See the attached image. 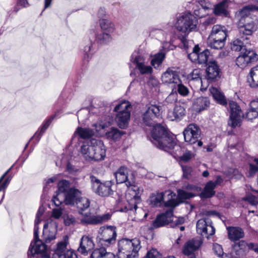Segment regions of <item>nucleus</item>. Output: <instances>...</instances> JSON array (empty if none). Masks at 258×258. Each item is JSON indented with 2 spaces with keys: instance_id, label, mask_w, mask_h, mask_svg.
<instances>
[{
  "instance_id": "f257e3e1",
  "label": "nucleus",
  "mask_w": 258,
  "mask_h": 258,
  "mask_svg": "<svg viewBox=\"0 0 258 258\" xmlns=\"http://www.w3.org/2000/svg\"><path fill=\"white\" fill-rule=\"evenodd\" d=\"M160 115L159 106L150 105L143 115V121L147 126L153 125L151 132V142L159 149L166 152H170L176 145L175 138L170 135L167 129L157 122Z\"/></svg>"
},
{
  "instance_id": "f03ea898",
  "label": "nucleus",
  "mask_w": 258,
  "mask_h": 258,
  "mask_svg": "<svg viewBox=\"0 0 258 258\" xmlns=\"http://www.w3.org/2000/svg\"><path fill=\"white\" fill-rule=\"evenodd\" d=\"M230 109L229 125L232 127L239 126L242 118L252 120L258 116V100H253L250 103V108L245 113L242 114L240 107L234 101H230L229 104Z\"/></svg>"
},
{
  "instance_id": "7ed1b4c3",
  "label": "nucleus",
  "mask_w": 258,
  "mask_h": 258,
  "mask_svg": "<svg viewBox=\"0 0 258 258\" xmlns=\"http://www.w3.org/2000/svg\"><path fill=\"white\" fill-rule=\"evenodd\" d=\"M141 248L139 239L122 238L117 242L118 258H137Z\"/></svg>"
},
{
  "instance_id": "20e7f679",
  "label": "nucleus",
  "mask_w": 258,
  "mask_h": 258,
  "mask_svg": "<svg viewBox=\"0 0 258 258\" xmlns=\"http://www.w3.org/2000/svg\"><path fill=\"white\" fill-rule=\"evenodd\" d=\"M175 198V194L170 190L154 193L150 197V203L152 207L174 208L178 205Z\"/></svg>"
},
{
  "instance_id": "39448f33",
  "label": "nucleus",
  "mask_w": 258,
  "mask_h": 258,
  "mask_svg": "<svg viewBox=\"0 0 258 258\" xmlns=\"http://www.w3.org/2000/svg\"><path fill=\"white\" fill-rule=\"evenodd\" d=\"M117 183H125V185L131 191L134 192V198L135 199L139 198V187L136 185V178L135 176L132 174L128 175V169L124 166H121L114 173Z\"/></svg>"
},
{
  "instance_id": "423d86ee",
  "label": "nucleus",
  "mask_w": 258,
  "mask_h": 258,
  "mask_svg": "<svg viewBox=\"0 0 258 258\" xmlns=\"http://www.w3.org/2000/svg\"><path fill=\"white\" fill-rule=\"evenodd\" d=\"M258 29V24L251 18L242 17L238 24V36L243 41L249 39L251 36Z\"/></svg>"
},
{
  "instance_id": "0eeeda50",
  "label": "nucleus",
  "mask_w": 258,
  "mask_h": 258,
  "mask_svg": "<svg viewBox=\"0 0 258 258\" xmlns=\"http://www.w3.org/2000/svg\"><path fill=\"white\" fill-rule=\"evenodd\" d=\"M131 104L127 101H121L116 105L114 111L117 112L115 118L118 126L121 128H125L128 125L131 116Z\"/></svg>"
},
{
  "instance_id": "6e6552de",
  "label": "nucleus",
  "mask_w": 258,
  "mask_h": 258,
  "mask_svg": "<svg viewBox=\"0 0 258 258\" xmlns=\"http://www.w3.org/2000/svg\"><path fill=\"white\" fill-rule=\"evenodd\" d=\"M197 24V19L190 13H187L177 18L175 27L178 31L188 33L196 29Z\"/></svg>"
},
{
  "instance_id": "1a4fd4ad",
  "label": "nucleus",
  "mask_w": 258,
  "mask_h": 258,
  "mask_svg": "<svg viewBox=\"0 0 258 258\" xmlns=\"http://www.w3.org/2000/svg\"><path fill=\"white\" fill-rule=\"evenodd\" d=\"M116 236V227L113 226H102L98 231L99 242L106 246H109L115 243Z\"/></svg>"
},
{
  "instance_id": "9d476101",
  "label": "nucleus",
  "mask_w": 258,
  "mask_h": 258,
  "mask_svg": "<svg viewBox=\"0 0 258 258\" xmlns=\"http://www.w3.org/2000/svg\"><path fill=\"white\" fill-rule=\"evenodd\" d=\"M90 178L92 189L96 194L101 197H107L112 194L111 181H107L102 183L99 179L92 175H90Z\"/></svg>"
},
{
  "instance_id": "9b49d317",
  "label": "nucleus",
  "mask_w": 258,
  "mask_h": 258,
  "mask_svg": "<svg viewBox=\"0 0 258 258\" xmlns=\"http://www.w3.org/2000/svg\"><path fill=\"white\" fill-rule=\"evenodd\" d=\"M184 140L189 144L192 145L197 143L199 147H201L203 142L199 140L201 136V130L199 126L194 123L189 124L183 132Z\"/></svg>"
},
{
  "instance_id": "f8f14e48",
  "label": "nucleus",
  "mask_w": 258,
  "mask_h": 258,
  "mask_svg": "<svg viewBox=\"0 0 258 258\" xmlns=\"http://www.w3.org/2000/svg\"><path fill=\"white\" fill-rule=\"evenodd\" d=\"M258 59V55L255 51L250 50H245L240 52L235 60L236 64L240 68L243 69L250 63L255 62Z\"/></svg>"
},
{
  "instance_id": "ddd939ff",
  "label": "nucleus",
  "mask_w": 258,
  "mask_h": 258,
  "mask_svg": "<svg viewBox=\"0 0 258 258\" xmlns=\"http://www.w3.org/2000/svg\"><path fill=\"white\" fill-rule=\"evenodd\" d=\"M200 50L201 49L199 45H195L192 49V51L188 54V58L195 63H206L210 55V52L207 49L202 51H200Z\"/></svg>"
},
{
  "instance_id": "4468645a",
  "label": "nucleus",
  "mask_w": 258,
  "mask_h": 258,
  "mask_svg": "<svg viewBox=\"0 0 258 258\" xmlns=\"http://www.w3.org/2000/svg\"><path fill=\"white\" fill-rule=\"evenodd\" d=\"M35 254H40V258H51L47 253L46 245L40 239L32 241L28 251L29 257L34 256Z\"/></svg>"
},
{
  "instance_id": "2eb2a0df",
  "label": "nucleus",
  "mask_w": 258,
  "mask_h": 258,
  "mask_svg": "<svg viewBox=\"0 0 258 258\" xmlns=\"http://www.w3.org/2000/svg\"><path fill=\"white\" fill-rule=\"evenodd\" d=\"M197 231L198 233L205 235L207 238L215 233V229L212 225V222L209 218H202L198 221Z\"/></svg>"
},
{
  "instance_id": "dca6fc26",
  "label": "nucleus",
  "mask_w": 258,
  "mask_h": 258,
  "mask_svg": "<svg viewBox=\"0 0 258 258\" xmlns=\"http://www.w3.org/2000/svg\"><path fill=\"white\" fill-rule=\"evenodd\" d=\"M68 242L66 239L59 242L52 254L51 258H78L75 252L72 250H67Z\"/></svg>"
},
{
  "instance_id": "f3484780",
  "label": "nucleus",
  "mask_w": 258,
  "mask_h": 258,
  "mask_svg": "<svg viewBox=\"0 0 258 258\" xmlns=\"http://www.w3.org/2000/svg\"><path fill=\"white\" fill-rule=\"evenodd\" d=\"M189 83L196 88H200L202 91H205L208 87L206 79L202 78V70L199 69H194L188 76Z\"/></svg>"
},
{
  "instance_id": "a211bd4d",
  "label": "nucleus",
  "mask_w": 258,
  "mask_h": 258,
  "mask_svg": "<svg viewBox=\"0 0 258 258\" xmlns=\"http://www.w3.org/2000/svg\"><path fill=\"white\" fill-rule=\"evenodd\" d=\"M92 143L95 144V147L91 149L94 151L90 154L92 159L95 161H99L104 159L106 156V148L103 142L99 140L92 139Z\"/></svg>"
},
{
  "instance_id": "6ab92c4d",
  "label": "nucleus",
  "mask_w": 258,
  "mask_h": 258,
  "mask_svg": "<svg viewBox=\"0 0 258 258\" xmlns=\"http://www.w3.org/2000/svg\"><path fill=\"white\" fill-rule=\"evenodd\" d=\"M111 215L107 213L102 215L91 216L90 213H86L81 219L82 224H98L107 221L110 219Z\"/></svg>"
},
{
  "instance_id": "aec40b11",
  "label": "nucleus",
  "mask_w": 258,
  "mask_h": 258,
  "mask_svg": "<svg viewBox=\"0 0 258 258\" xmlns=\"http://www.w3.org/2000/svg\"><path fill=\"white\" fill-rule=\"evenodd\" d=\"M95 243L92 237L89 235H83L80 239L78 251L83 255H87L94 248Z\"/></svg>"
},
{
  "instance_id": "412c9836",
  "label": "nucleus",
  "mask_w": 258,
  "mask_h": 258,
  "mask_svg": "<svg viewBox=\"0 0 258 258\" xmlns=\"http://www.w3.org/2000/svg\"><path fill=\"white\" fill-rule=\"evenodd\" d=\"M220 70L215 60L210 61L207 63L206 69V80L208 82L217 81L220 78Z\"/></svg>"
},
{
  "instance_id": "4be33fe9",
  "label": "nucleus",
  "mask_w": 258,
  "mask_h": 258,
  "mask_svg": "<svg viewBox=\"0 0 258 258\" xmlns=\"http://www.w3.org/2000/svg\"><path fill=\"white\" fill-rule=\"evenodd\" d=\"M172 215V210L166 211L164 213L158 215L152 222V228L156 229L167 225L171 221Z\"/></svg>"
},
{
  "instance_id": "5701e85b",
  "label": "nucleus",
  "mask_w": 258,
  "mask_h": 258,
  "mask_svg": "<svg viewBox=\"0 0 258 258\" xmlns=\"http://www.w3.org/2000/svg\"><path fill=\"white\" fill-rule=\"evenodd\" d=\"M202 244V241L198 239H192L187 241L184 245L182 252L184 254L189 255L198 249Z\"/></svg>"
},
{
  "instance_id": "b1692460",
  "label": "nucleus",
  "mask_w": 258,
  "mask_h": 258,
  "mask_svg": "<svg viewBox=\"0 0 258 258\" xmlns=\"http://www.w3.org/2000/svg\"><path fill=\"white\" fill-rule=\"evenodd\" d=\"M162 81L164 84H171L179 83L180 79L176 71L170 69L163 73L161 77Z\"/></svg>"
},
{
  "instance_id": "393cba45",
  "label": "nucleus",
  "mask_w": 258,
  "mask_h": 258,
  "mask_svg": "<svg viewBox=\"0 0 258 258\" xmlns=\"http://www.w3.org/2000/svg\"><path fill=\"white\" fill-rule=\"evenodd\" d=\"M227 32L224 26L216 25H214L208 38L220 39V40H226Z\"/></svg>"
},
{
  "instance_id": "a878e982",
  "label": "nucleus",
  "mask_w": 258,
  "mask_h": 258,
  "mask_svg": "<svg viewBox=\"0 0 258 258\" xmlns=\"http://www.w3.org/2000/svg\"><path fill=\"white\" fill-rule=\"evenodd\" d=\"M131 61L136 64L137 68L142 74H149L152 72V68L149 66H146L144 64V59L141 56L138 55L134 58L133 57L131 58Z\"/></svg>"
},
{
  "instance_id": "bb28decb",
  "label": "nucleus",
  "mask_w": 258,
  "mask_h": 258,
  "mask_svg": "<svg viewBox=\"0 0 258 258\" xmlns=\"http://www.w3.org/2000/svg\"><path fill=\"white\" fill-rule=\"evenodd\" d=\"M81 194V192L79 189L71 188L64 194L65 197L64 202L68 205H74L75 202L76 203Z\"/></svg>"
},
{
  "instance_id": "cd10ccee",
  "label": "nucleus",
  "mask_w": 258,
  "mask_h": 258,
  "mask_svg": "<svg viewBox=\"0 0 258 258\" xmlns=\"http://www.w3.org/2000/svg\"><path fill=\"white\" fill-rule=\"evenodd\" d=\"M228 1L223 0L214 6L213 13L216 16L227 17L229 15L228 11Z\"/></svg>"
},
{
  "instance_id": "c85d7f7f",
  "label": "nucleus",
  "mask_w": 258,
  "mask_h": 258,
  "mask_svg": "<svg viewBox=\"0 0 258 258\" xmlns=\"http://www.w3.org/2000/svg\"><path fill=\"white\" fill-rule=\"evenodd\" d=\"M229 239L232 241H237L244 236L243 230L238 227H227Z\"/></svg>"
},
{
  "instance_id": "c756f323",
  "label": "nucleus",
  "mask_w": 258,
  "mask_h": 258,
  "mask_svg": "<svg viewBox=\"0 0 258 258\" xmlns=\"http://www.w3.org/2000/svg\"><path fill=\"white\" fill-rule=\"evenodd\" d=\"M172 115L168 114L171 120H180L185 115L184 105L180 103H177L172 111L170 112Z\"/></svg>"
},
{
  "instance_id": "7c9ffc66",
  "label": "nucleus",
  "mask_w": 258,
  "mask_h": 258,
  "mask_svg": "<svg viewBox=\"0 0 258 258\" xmlns=\"http://www.w3.org/2000/svg\"><path fill=\"white\" fill-rule=\"evenodd\" d=\"M90 258H115L113 253L107 252L104 247L94 249L90 255Z\"/></svg>"
},
{
  "instance_id": "2f4dec72",
  "label": "nucleus",
  "mask_w": 258,
  "mask_h": 258,
  "mask_svg": "<svg viewBox=\"0 0 258 258\" xmlns=\"http://www.w3.org/2000/svg\"><path fill=\"white\" fill-rule=\"evenodd\" d=\"M247 82L250 87H258V66L251 69L247 77Z\"/></svg>"
},
{
  "instance_id": "473e14b6",
  "label": "nucleus",
  "mask_w": 258,
  "mask_h": 258,
  "mask_svg": "<svg viewBox=\"0 0 258 258\" xmlns=\"http://www.w3.org/2000/svg\"><path fill=\"white\" fill-rule=\"evenodd\" d=\"M210 105V101L207 97H200L196 99L194 103L196 110L201 111L207 109Z\"/></svg>"
},
{
  "instance_id": "72a5a7b5",
  "label": "nucleus",
  "mask_w": 258,
  "mask_h": 258,
  "mask_svg": "<svg viewBox=\"0 0 258 258\" xmlns=\"http://www.w3.org/2000/svg\"><path fill=\"white\" fill-rule=\"evenodd\" d=\"M95 147V144L92 143V139L87 144H83L81 149V152L84 157L87 160L89 161L93 160L92 159V156H91L90 154L93 153L94 151L91 149Z\"/></svg>"
},
{
  "instance_id": "f704fd0d",
  "label": "nucleus",
  "mask_w": 258,
  "mask_h": 258,
  "mask_svg": "<svg viewBox=\"0 0 258 258\" xmlns=\"http://www.w3.org/2000/svg\"><path fill=\"white\" fill-rule=\"evenodd\" d=\"M215 188L213 181H209L207 183L206 186L201 194L202 198H209L215 195V191L214 190Z\"/></svg>"
},
{
  "instance_id": "c9c22d12",
  "label": "nucleus",
  "mask_w": 258,
  "mask_h": 258,
  "mask_svg": "<svg viewBox=\"0 0 258 258\" xmlns=\"http://www.w3.org/2000/svg\"><path fill=\"white\" fill-rule=\"evenodd\" d=\"M77 135L81 139H89L94 135V132L89 128L78 127L74 133V137Z\"/></svg>"
},
{
  "instance_id": "e433bc0d",
  "label": "nucleus",
  "mask_w": 258,
  "mask_h": 258,
  "mask_svg": "<svg viewBox=\"0 0 258 258\" xmlns=\"http://www.w3.org/2000/svg\"><path fill=\"white\" fill-rule=\"evenodd\" d=\"M210 91L214 99L218 103L223 105L227 104L226 99L218 89L215 87H212L210 89Z\"/></svg>"
},
{
  "instance_id": "4c0bfd02",
  "label": "nucleus",
  "mask_w": 258,
  "mask_h": 258,
  "mask_svg": "<svg viewBox=\"0 0 258 258\" xmlns=\"http://www.w3.org/2000/svg\"><path fill=\"white\" fill-rule=\"evenodd\" d=\"M100 26L103 31L109 34L113 33L115 30L114 24L108 20L100 19Z\"/></svg>"
},
{
  "instance_id": "58836bf2",
  "label": "nucleus",
  "mask_w": 258,
  "mask_h": 258,
  "mask_svg": "<svg viewBox=\"0 0 258 258\" xmlns=\"http://www.w3.org/2000/svg\"><path fill=\"white\" fill-rule=\"evenodd\" d=\"M76 204L79 213L83 215V212L90 206V201L86 198H79L78 200L76 201Z\"/></svg>"
},
{
  "instance_id": "ea45409f",
  "label": "nucleus",
  "mask_w": 258,
  "mask_h": 258,
  "mask_svg": "<svg viewBox=\"0 0 258 258\" xmlns=\"http://www.w3.org/2000/svg\"><path fill=\"white\" fill-rule=\"evenodd\" d=\"M124 134V132L120 131L118 129L112 127L110 130L106 133L107 138L109 139L117 141Z\"/></svg>"
},
{
  "instance_id": "a19ab883",
  "label": "nucleus",
  "mask_w": 258,
  "mask_h": 258,
  "mask_svg": "<svg viewBox=\"0 0 258 258\" xmlns=\"http://www.w3.org/2000/svg\"><path fill=\"white\" fill-rule=\"evenodd\" d=\"M225 40L220 39H208V44L211 48L216 49H222L225 45Z\"/></svg>"
},
{
  "instance_id": "79ce46f5",
  "label": "nucleus",
  "mask_w": 258,
  "mask_h": 258,
  "mask_svg": "<svg viewBox=\"0 0 258 258\" xmlns=\"http://www.w3.org/2000/svg\"><path fill=\"white\" fill-rule=\"evenodd\" d=\"M165 57V54L162 52L156 54L151 61L152 66L155 68H158L162 64Z\"/></svg>"
},
{
  "instance_id": "37998d69",
  "label": "nucleus",
  "mask_w": 258,
  "mask_h": 258,
  "mask_svg": "<svg viewBox=\"0 0 258 258\" xmlns=\"http://www.w3.org/2000/svg\"><path fill=\"white\" fill-rule=\"evenodd\" d=\"M177 196L179 199L187 200L195 197V194L194 193L187 191L182 188V189H178Z\"/></svg>"
},
{
  "instance_id": "c03bdc74",
  "label": "nucleus",
  "mask_w": 258,
  "mask_h": 258,
  "mask_svg": "<svg viewBox=\"0 0 258 258\" xmlns=\"http://www.w3.org/2000/svg\"><path fill=\"white\" fill-rule=\"evenodd\" d=\"M111 39V38L110 34L104 31L98 34L95 38V40L100 43H106L109 42Z\"/></svg>"
},
{
  "instance_id": "a18cd8bd",
  "label": "nucleus",
  "mask_w": 258,
  "mask_h": 258,
  "mask_svg": "<svg viewBox=\"0 0 258 258\" xmlns=\"http://www.w3.org/2000/svg\"><path fill=\"white\" fill-rule=\"evenodd\" d=\"M54 116H52L50 117L49 118H48L43 124L42 126L41 127L40 132L36 133L35 135L32 138V139H34L35 138H37L38 140H39L40 138L41 134L43 133L48 128V127L49 126L50 124L51 123L52 120L53 119Z\"/></svg>"
},
{
  "instance_id": "49530a36",
  "label": "nucleus",
  "mask_w": 258,
  "mask_h": 258,
  "mask_svg": "<svg viewBox=\"0 0 258 258\" xmlns=\"http://www.w3.org/2000/svg\"><path fill=\"white\" fill-rule=\"evenodd\" d=\"M243 40L241 39H236L231 43V48L236 51H240L244 46Z\"/></svg>"
},
{
  "instance_id": "de8ad7c7",
  "label": "nucleus",
  "mask_w": 258,
  "mask_h": 258,
  "mask_svg": "<svg viewBox=\"0 0 258 258\" xmlns=\"http://www.w3.org/2000/svg\"><path fill=\"white\" fill-rule=\"evenodd\" d=\"M213 249L215 253L219 256L221 257L222 258H230V256H231L230 255L225 254L223 252V248L221 245L219 244H214Z\"/></svg>"
},
{
  "instance_id": "09e8293b",
  "label": "nucleus",
  "mask_w": 258,
  "mask_h": 258,
  "mask_svg": "<svg viewBox=\"0 0 258 258\" xmlns=\"http://www.w3.org/2000/svg\"><path fill=\"white\" fill-rule=\"evenodd\" d=\"M70 186V182L67 180H60L58 183V191L59 193H66Z\"/></svg>"
},
{
  "instance_id": "8fccbe9b",
  "label": "nucleus",
  "mask_w": 258,
  "mask_h": 258,
  "mask_svg": "<svg viewBox=\"0 0 258 258\" xmlns=\"http://www.w3.org/2000/svg\"><path fill=\"white\" fill-rule=\"evenodd\" d=\"M175 88H177L178 93L183 96H187L189 93L188 88L181 84L180 80L179 83H176L174 86Z\"/></svg>"
},
{
  "instance_id": "3c124183",
  "label": "nucleus",
  "mask_w": 258,
  "mask_h": 258,
  "mask_svg": "<svg viewBox=\"0 0 258 258\" xmlns=\"http://www.w3.org/2000/svg\"><path fill=\"white\" fill-rule=\"evenodd\" d=\"M182 188L187 191L192 192L195 194V196L201 191V188L197 185L187 184L182 186Z\"/></svg>"
},
{
  "instance_id": "603ef678",
  "label": "nucleus",
  "mask_w": 258,
  "mask_h": 258,
  "mask_svg": "<svg viewBox=\"0 0 258 258\" xmlns=\"http://www.w3.org/2000/svg\"><path fill=\"white\" fill-rule=\"evenodd\" d=\"M43 238L46 243L50 242L51 240L55 239V232H49L43 231Z\"/></svg>"
},
{
  "instance_id": "864d4df0",
  "label": "nucleus",
  "mask_w": 258,
  "mask_h": 258,
  "mask_svg": "<svg viewBox=\"0 0 258 258\" xmlns=\"http://www.w3.org/2000/svg\"><path fill=\"white\" fill-rule=\"evenodd\" d=\"M144 258H161V254L156 249L149 250Z\"/></svg>"
},
{
  "instance_id": "5fc2aeb1",
  "label": "nucleus",
  "mask_w": 258,
  "mask_h": 258,
  "mask_svg": "<svg viewBox=\"0 0 258 258\" xmlns=\"http://www.w3.org/2000/svg\"><path fill=\"white\" fill-rule=\"evenodd\" d=\"M182 170L183 172V177L186 179H189L191 176L192 168L189 166H182Z\"/></svg>"
},
{
  "instance_id": "6e6d98bb",
  "label": "nucleus",
  "mask_w": 258,
  "mask_h": 258,
  "mask_svg": "<svg viewBox=\"0 0 258 258\" xmlns=\"http://www.w3.org/2000/svg\"><path fill=\"white\" fill-rule=\"evenodd\" d=\"M29 6L27 0H17V4L14 8V11L17 12L21 8Z\"/></svg>"
},
{
  "instance_id": "4d7b16f0",
  "label": "nucleus",
  "mask_w": 258,
  "mask_h": 258,
  "mask_svg": "<svg viewBox=\"0 0 258 258\" xmlns=\"http://www.w3.org/2000/svg\"><path fill=\"white\" fill-rule=\"evenodd\" d=\"M240 245L247 246L248 249L254 250V251L258 252V244L254 243H246L244 241H241L239 246Z\"/></svg>"
},
{
  "instance_id": "13d9d810",
  "label": "nucleus",
  "mask_w": 258,
  "mask_h": 258,
  "mask_svg": "<svg viewBox=\"0 0 258 258\" xmlns=\"http://www.w3.org/2000/svg\"><path fill=\"white\" fill-rule=\"evenodd\" d=\"M258 172V167L256 165L251 163L249 164V171L248 176L249 177H253Z\"/></svg>"
},
{
  "instance_id": "bf43d9fd",
  "label": "nucleus",
  "mask_w": 258,
  "mask_h": 258,
  "mask_svg": "<svg viewBox=\"0 0 258 258\" xmlns=\"http://www.w3.org/2000/svg\"><path fill=\"white\" fill-rule=\"evenodd\" d=\"M199 4L205 10L212 9L213 5L208 0H201Z\"/></svg>"
},
{
  "instance_id": "052dcab7",
  "label": "nucleus",
  "mask_w": 258,
  "mask_h": 258,
  "mask_svg": "<svg viewBox=\"0 0 258 258\" xmlns=\"http://www.w3.org/2000/svg\"><path fill=\"white\" fill-rule=\"evenodd\" d=\"M216 19L214 16H209L205 19L203 24L205 27L214 24L216 23Z\"/></svg>"
},
{
  "instance_id": "680f3d73",
  "label": "nucleus",
  "mask_w": 258,
  "mask_h": 258,
  "mask_svg": "<svg viewBox=\"0 0 258 258\" xmlns=\"http://www.w3.org/2000/svg\"><path fill=\"white\" fill-rule=\"evenodd\" d=\"M61 197V194L58 193L57 195L53 197L52 199V202L54 203V205L58 207L62 203V201L59 199V198Z\"/></svg>"
},
{
  "instance_id": "e2e57ef3",
  "label": "nucleus",
  "mask_w": 258,
  "mask_h": 258,
  "mask_svg": "<svg viewBox=\"0 0 258 258\" xmlns=\"http://www.w3.org/2000/svg\"><path fill=\"white\" fill-rule=\"evenodd\" d=\"M62 214V210L60 209H54L52 210V216L56 219H58Z\"/></svg>"
},
{
  "instance_id": "0e129e2a",
  "label": "nucleus",
  "mask_w": 258,
  "mask_h": 258,
  "mask_svg": "<svg viewBox=\"0 0 258 258\" xmlns=\"http://www.w3.org/2000/svg\"><path fill=\"white\" fill-rule=\"evenodd\" d=\"M245 200L252 205H255L257 203L255 197L252 195H248L245 198Z\"/></svg>"
},
{
  "instance_id": "69168bd1",
  "label": "nucleus",
  "mask_w": 258,
  "mask_h": 258,
  "mask_svg": "<svg viewBox=\"0 0 258 258\" xmlns=\"http://www.w3.org/2000/svg\"><path fill=\"white\" fill-rule=\"evenodd\" d=\"M176 97L177 95L176 94L171 93L166 98V101L167 102L171 103L174 102L177 100Z\"/></svg>"
},
{
  "instance_id": "338daca9",
  "label": "nucleus",
  "mask_w": 258,
  "mask_h": 258,
  "mask_svg": "<svg viewBox=\"0 0 258 258\" xmlns=\"http://www.w3.org/2000/svg\"><path fill=\"white\" fill-rule=\"evenodd\" d=\"M64 222L66 225L69 226L75 222V218L72 216H68L64 219Z\"/></svg>"
},
{
  "instance_id": "774afa93",
  "label": "nucleus",
  "mask_w": 258,
  "mask_h": 258,
  "mask_svg": "<svg viewBox=\"0 0 258 258\" xmlns=\"http://www.w3.org/2000/svg\"><path fill=\"white\" fill-rule=\"evenodd\" d=\"M181 47L187 50L189 47V41L186 39L185 37H182L181 39Z\"/></svg>"
}]
</instances>
